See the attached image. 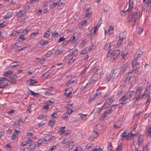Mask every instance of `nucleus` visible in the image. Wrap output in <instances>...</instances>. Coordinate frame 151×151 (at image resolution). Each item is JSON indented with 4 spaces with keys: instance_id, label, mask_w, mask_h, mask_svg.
Here are the masks:
<instances>
[{
    "instance_id": "37998d69",
    "label": "nucleus",
    "mask_w": 151,
    "mask_h": 151,
    "mask_svg": "<svg viewBox=\"0 0 151 151\" xmlns=\"http://www.w3.org/2000/svg\"><path fill=\"white\" fill-rule=\"evenodd\" d=\"M73 36L71 37L70 39L68 40V41L74 42L76 40V37L74 36V35H73Z\"/></svg>"
},
{
    "instance_id": "2f4dec72",
    "label": "nucleus",
    "mask_w": 151,
    "mask_h": 151,
    "mask_svg": "<svg viewBox=\"0 0 151 151\" xmlns=\"http://www.w3.org/2000/svg\"><path fill=\"white\" fill-rule=\"evenodd\" d=\"M122 143H120L119 145L116 149V151H122Z\"/></svg>"
},
{
    "instance_id": "6e6d98bb",
    "label": "nucleus",
    "mask_w": 151,
    "mask_h": 151,
    "mask_svg": "<svg viewBox=\"0 0 151 151\" xmlns=\"http://www.w3.org/2000/svg\"><path fill=\"white\" fill-rule=\"evenodd\" d=\"M147 134H148L147 135H150L151 134V127L147 129Z\"/></svg>"
},
{
    "instance_id": "6e6552de",
    "label": "nucleus",
    "mask_w": 151,
    "mask_h": 151,
    "mask_svg": "<svg viewBox=\"0 0 151 151\" xmlns=\"http://www.w3.org/2000/svg\"><path fill=\"white\" fill-rule=\"evenodd\" d=\"M124 33L120 34L119 38L117 41V44L118 46H120L122 43L124 39H125V37H123Z\"/></svg>"
},
{
    "instance_id": "8fccbe9b",
    "label": "nucleus",
    "mask_w": 151,
    "mask_h": 151,
    "mask_svg": "<svg viewBox=\"0 0 151 151\" xmlns=\"http://www.w3.org/2000/svg\"><path fill=\"white\" fill-rule=\"evenodd\" d=\"M65 127H60L59 129V131L62 134H63L64 132H65V131L62 130L64 129H65Z\"/></svg>"
},
{
    "instance_id": "a18cd8bd",
    "label": "nucleus",
    "mask_w": 151,
    "mask_h": 151,
    "mask_svg": "<svg viewBox=\"0 0 151 151\" xmlns=\"http://www.w3.org/2000/svg\"><path fill=\"white\" fill-rule=\"evenodd\" d=\"M117 104H114L111 106L110 107V109L112 111L116 109V107L117 106Z\"/></svg>"
},
{
    "instance_id": "79ce46f5",
    "label": "nucleus",
    "mask_w": 151,
    "mask_h": 151,
    "mask_svg": "<svg viewBox=\"0 0 151 151\" xmlns=\"http://www.w3.org/2000/svg\"><path fill=\"white\" fill-rule=\"evenodd\" d=\"M29 147L30 148L31 150H33L35 148L36 145H35L34 143V145L30 144V143H29Z\"/></svg>"
},
{
    "instance_id": "ea45409f",
    "label": "nucleus",
    "mask_w": 151,
    "mask_h": 151,
    "mask_svg": "<svg viewBox=\"0 0 151 151\" xmlns=\"http://www.w3.org/2000/svg\"><path fill=\"white\" fill-rule=\"evenodd\" d=\"M99 66H98L95 67L93 69V73H96L99 68Z\"/></svg>"
},
{
    "instance_id": "f03ea898",
    "label": "nucleus",
    "mask_w": 151,
    "mask_h": 151,
    "mask_svg": "<svg viewBox=\"0 0 151 151\" xmlns=\"http://www.w3.org/2000/svg\"><path fill=\"white\" fill-rule=\"evenodd\" d=\"M134 91H129L126 93L122 98L119 99V101L120 104H125L127 103V101L130 99L132 97L134 93Z\"/></svg>"
},
{
    "instance_id": "2eb2a0df",
    "label": "nucleus",
    "mask_w": 151,
    "mask_h": 151,
    "mask_svg": "<svg viewBox=\"0 0 151 151\" xmlns=\"http://www.w3.org/2000/svg\"><path fill=\"white\" fill-rule=\"evenodd\" d=\"M102 107L101 108H96L93 109L92 112H94L95 114H99L101 110Z\"/></svg>"
},
{
    "instance_id": "dca6fc26",
    "label": "nucleus",
    "mask_w": 151,
    "mask_h": 151,
    "mask_svg": "<svg viewBox=\"0 0 151 151\" xmlns=\"http://www.w3.org/2000/svg\"><path fill=\"white\" fill-rule=\"evenodd\" d=\"M120 53V51L119 50H116L115 53L114 54V55L112 57V59L113 60H114L117 58V57L119 55Z\"/></svg>"
},
{
    "instance_id": "052dcab7",
    "label": "nucleus",
    "mask_w": 151,
    "mask_h": 151,
    "mask_svg": "<svg viewBox=\"0 0 151 151\" xmlns=\"http://www.w3.org/2000/svg\"><path fill=\"white\" fill-rule=\"evenodd\" d=\"M31 105H29L27 107V111L28 113H29L31 112V111H30L31 109Z\"/></svg>"
},
{
    "instance_id": "4d7b16f0",
    "label": "nucleus",
    "mask_w": 151,
    "mask_h": 151,
    "mask_svg": "<svg viewBox=\"0 0 151 151\" xmlns=\"http://www.w3.org/2000/svg\"><path fill=\"white\" fill-rule=\"evenodd\" d=\"M85 19V20H84L83 21H82L81 22V26H83L84 25H85L87 23V20Z\"/></svg>"
},
{
    "instance_id": "f257e3e1",
    "label": "nucleus",
    "mask_w": 151,
    "mask_h": 151,
    "mask_svg": "<svg viewBox=\"0 0 151 151\" xmlns=\"http://www.w3.org/2000/svg\"><path fill=\"white\" fill-rule=\"evenodd\" d=\"M142 87L140 86L137 88L136 91L135 92L134 95V97L133 99L135 100V103L136 104H138V103L140 100L145 96L147 97V99L146 101V103H150V95H148L147 96V95L145 93L146 91H147V90L146 89L145 93L142 94H141V91L142 90Z\"/></svg>"
},
{
    "instance_id": "603ef678",
    "label": "nucleus",
    "mask_w": 151,
    "mask_h": 151,
    "mask_svg": "<svg viewBox=\"0 0 151 151\" xmlns=\"http://www.w3.org/2000/svg\"><path fill=\"white\" fill-rule=\"evenodd\" d=\"M52 54V52H48L47 53H46L45 55L46 58L50 57Z\"/></svg>"
},
{
    "instance_id": "4be33fe9",
    "label": "nucleus",
    "mask_w": 151,
    "mask_h": 151,
    "mask_svg": "<svg viewBox=\"0 0 151 151\" xmlns=\"http://www.w3.org/2000/svg\"><path fill=\"white\" fill-rule=\"evenodd\" d=\"M12 12H9L4 17V18L9 19L11 17L12 15Z\"/></svg>"
},
{
    "instance_id": "09e8293b",
    "label": "nucleus",
    "mask_w": 151,
    "mask_h": 151,
    "mask_svg": "<svg viewBox=\"0 0 151 151\" xmlns=\"http://www.w3.org/2000/svg\"><path fill=\"white\" fill-rule=\"evenodd\" d=\"M6 23L5 22H4L2 23H0V28L4 27L6 25Z\"/></svg>"
},
{
    "instance_id": "1a4fd4ad",
    "label": "nucleus",
    "mask_w": 151,
    "mask_h": 151,
    "mask_svg": "<svg viewBox=\"0 0 151 151\" xmlns=\"http://www.w3.org/2000/svg\"><path fill=\"white\" fill-rule=\"evenodd\" d=\"M132 72L133 71H132L126 74L125 78L124 80L125 82H126L130 80L132 76Z\"/></svg>"
},
{
    "instance_id": "cd10ccee",
    "label": "nucleus",
    "mask_w": 151,
    "mask_h": 151,
    "mask_svg": "<svg viewBox=\"0 0 151 151\" xmlns=\"http://www.w3.org/2000/svg\"><path fill=\"white\" fill-rule=\"evenodd\" d=\"M134 69H133L132 71H133H133L135 70L134 72V77H137V76L139 74V71L138 70H137V67H136V68H135V67H134Z\"/></svg>"
},
{
    "instance_id": "ddd939ff",
    "label": "nucleus",
    "mask_w": 151,
    "mask_h": 151,
    "mask_svg": "<svg viewBox=\"0 0 151 151\" xmlns=\"http://www.w3.org/2000/svg\"><path fill=\"white\" fill-rule=\"evenodd\" d=\"M74 145V142L73 141L67 145L65 146V147L67 149H71L73 147Z\"/></svg>"
},
{
    "instance_id": "4468645a",
    "label": "nucleus",
    "mask_w": 151,
    "mask_h": 151,
    "mask_svg": "<svg viewBox=\"0 0 151 151\" xmlns=\"http://www.w3.org/2000/svg\"><path fill=\"white\" fill-rule=\"evenodd\" d=\"M128 65V63H126L121 68L120 71L123 73H124L125 71L126 68H127Z\"/></svg>"
},
{
    "instance_id": "72a5a7b5",
    "label": "nucleus",
    "mask_w": 151,
    "mask_h": 151,
    "mask_svg": "<svg viewBox=\"0 0 151 151\" xmlns=\"http://www.w3.org/2000/svg\"><path fill=\"white\" fill-rule=\"evenodd\" d=\"M143 52H139L138 51H137L136 52L135 54V55L134 57H135L136 56H137V57H141L140 56V55H142V54Z\"/></svg>"
},
{
    "instance_id": "774afa93",
    "label": "nucleus",
    "mask_w": 151,
    "mask_h": 151,
    "mask_svg": "<svg viewBox=\"0 0 151 151\" xmlns=\"http://www.w3.org/2000/svg\"><path fill=\"white\" fill-rule=\"evenodd\" d=\"M139 28V30L138 31V33L140 35L142 32L143 31V29L142 28H141V27H140Z\"/></svg>"
},
{
    "instance_id": "864d4df0",
    "label": "nucleus",
    "mask_w": 151,
    "mask_h": 151,
    "mask_svg": "<svg viewBox=\"0 0 151 151\" xmlns=\"http://www.w3.org/2000/svg\"><path fill=\"white\" fill-rule=\"evenodd\" d=\"M114 30V27L112 26H110L109 27L108 29V31L109 32L110 34H111L112 32L111 31H113Z\"/></svg>"
},
{
    "instance_id": "69168bd1",
    "label": "nucleus",
    "mask_w": 151,
    "mask_h": 151,
    "mask_svg": "<svg viewBox=\"0 0 151 151\" xmlns=\"http://www.w3.org/2000/svg\"><path fill=\"white\" fill-rule=\"evenodd\" d=\"M65 39V38H64L63 37H62L59 38L58 40V42L60 43L61 42L63 41Z\"/></svg>"
},
{
    "instance_id": "7c9ffc66",
    "label": "nucleus",
    "mask_w": 151,
    "mask_h": 151,
    "mask_svg": "<svg viewBox=\"0 0 151 151\" xmlns=\"http://www.w3.org/2000/svg\"><path fill=\"white\" fill-rule=\"evenodd\" d=\"M12 73V71H8L3 73V76H8L10 74Z\"/></svg>"
},
{
    "instance_id": "393cba45",
    "label": "nucleus",
    "mask_w": 151,
    "mask_h": 151,
    "mask_svg": "<svg viewBox=\"0 0 151 151\" xmlns=\"http://www.w3.org/2000/svg\"><path fill=\"white\" fill-rule=\"evenodd\" d=\"M115 77V76L113 75L112 73L110 74L107 78V81H110L111 80V79L113 80Z\"/></svg>"
},
{
    "instance_id": "e2e57ef3",
    "label": "nucleus",
    "mask_w": 151,
    "mask_h": 151,
    "mask_svg": "<svg viewBox=\"0 0 151 151\" xmlns=\"http://www.w3.org/2000/svg\"><path fill=\"white\" fill-rule=\"evenodd\" d=\"M90 9V7L89 6V5H87L85 6V9L86 10V11L87 12L89 11Z\"/></svg>"
},
{
    "instance_id": "39448f33",
    "label": "nucleus",
    "mask_w": 151,
    "mask_h": 151,
    "mask_svg": "<svg viewBox=\"0 0 151 151\" xmlns=\"http://www.w3.org/2000/svg\"><path fill=\"white\" fill-rule=\"evenodd\" d=\"M142 60V58H141V57H137L136 56L135 57H134L133 60V61L132 62V67L134 68V67L135 66L137 65H139L140 64L139 61H141Z\"/></svg>"
},
{
    "instance_id": "5701e85b",
    "label": "nucleus",
    "mask_w": 151,
    "mask_h": 151,
    "mask_svg": "<svg viewBox=\"0 0 151 151\" xmlns=\"http://www.w3.org/2000/svg\"><path fill=\"white\" fill-rule=\"evenodd\" d=\"M109 51L107 52V57H109L114 52V50L111 49V47H110L109 48Z\"/></svg>"
},
{
    "instance_id": "3c124183",
    "label": "nucleus",
    "mask_w": 151,
    "mask_h": 151,
    "mask_svg": "<svg viewBox=\"0 0 151 151\" xmlns=\"http://www.w3.org/2000/svg\"><path fill=\"white\" fill-rule=\"evenodd\" d=\"M25 121V119H22L21 118L19 120L18 122H17V125L19 124L20 123H22Z\"/></svg>"
},
{
    "instance_id": "aec40b11",
    "label": "nucleus",
    "mask_w": 151,
    "mask_h": 151,
    "mask_svg": "<svg viewBox=\"0 0 151 151\" xmlns=\"http://www.w3.org/2000/svg\"><path fill=\"white\" fill-rule=\"evenodd\" d=\"M143 136L142 135H140L139 136L138 139V145H140L143 142Z\"/></svg>"
},
{
    "instance_id": "9d476101",
    "label": "nucleus",
    "mask_w": 151,
    "mask_h": 151,
    "mask_svg": "<svg viewBox=\"0 0 151 151\" xmlns=\"http://www.w3.org/2000/svg\"><path fill=\"white\" fill-rule=\"evenodd\" d=\"M102 21L101 18L99 20L98 24L96 25V27H94L93 29V33L94 34L97 31L98 28H99L101 25V24L102 23Z\"/></svg>"
},
{
    "instance_id": "bf43d9fd",
    "label": "nucleus",
    "mask_w": 151,
    "mask_h": 151,
    "mask_svg": "<svg viewBox=\"0 0 151 151\" xmlns=\"http://www.w3.org/2000/svg\"><path fill=\"white\" fill-rule=\"evenodd\" d=\"M50 75V74L49 72H47L44 73L42 75L45 78H47Z\"/></svg>"
},
{
    "instance_id": "c85d7f7f",
    "label": "nucleus",
    "mask_w": 151,
    "mask_h": 151,
    "mask_svg": "<svg viewBox=\"0 0 151 151\" xmlns=\"http://www.w3.org/2000/svg\"><path fill=\"white\" fill-rule=\"evenodd\" d=\"M40 44L42 46H44L48 43V41L47 40H42L40 42Z\"/></svg>"
},
{
    "instance_id": "0e129e2a",
    "label": "nucleus",
    "mask_w": 151,
    "mask_h": 151,
    "mask_svg": "<svg viewBox=\"0 0 151 151\" xmlns=\"http://www.w3.org/2000/svg\"><path fill=\"white\" fill-rule=\"evenodd\" d=\"M136 78L135 77H134V79L132 80V81L130 83L131 86H132L133 84H134L136 83Z\"/></svg>"
},
{
    "instance_id": "338daca9",
    "label": "nucleus",
    "mask_w": 151,
    "mask_h": 151,
    "mask_svg": "<svg viewBox=\"0 0 151 151\" xmlns=\"http://www.w3.org/2000/svg\"><path fill=\"white\" fill-rule=\"evenodd\" d=\"M73 111V110H72L71 109H68V110L66 112V114H70L72 113Z\"/></svg>"
},
{
    "instance_id": "58836bf2",
    "label": "nucleus",
    "mask_w": 151,
    "mask_h": 151,
    "mask_svg": "<svg viewBox=\"0 0 151 151\" xmlns=\"http://www.w3.org/2000/svg\"><path fill=\"white\" fill-rule=\"evenodd\" d=\"M58 5V2H54L52 5H50V9H53L56 5Z\"/></svg>"
},
{
    "instance_id": "a211bd4d",
    "label": "nucleus",
    "mask_w": 151,
    "mask_h": 151,
    "mask_svg": "<svg viewBox=\"0 0 151 151\" xmlns=\"http://www.w3.org/2000/svg\"><path fill=\"white\" fill-rule=\"evenodd\" d=\"M51 29L49 28L47 31L44 33L43 37L45 38H47L50 34V31Z\"/></svg>"
},
{
    "instance_id": "6ab92c4d",
    "label": "nucleus",
    "mask_w": 151,
    "mask_h": 151,
    "mask_svg": "<svg viewBox=\"0 0 151 151\" xmlns=\"http://www.w3.org/2000/svg\"><path fill=\"white\" fill-rule=\"evenodd\" d=\"M26 37H24V35H22L19 36L17 39L20 42H22L24 40H25Z\"/></svg>"
},
{
    "instance_id": "423d86ee",
    "label": "nucleus",
    "mask_w": 151,
    "mask_h": 151,
    "mask_svg": "<svg viewBox=\"0 0 151 151\" xmlns=\"http://www.w3.org/2000/svg\"><path fill=\"white\" fill-rule=\"evenodd\" d=\"M78 50L76 49L73 51L72 53L71 54H69L68 55V56H69L70 57H71L72 55H73L72 57L70 60L68 62V63H73L74 61L76 60L75 58H73L74 56L76 57V55H77L78 53Z\"/></svg>"
},
{
    "instance_id": "412c9836",
    "label": "nucleus",
    "mask_w": 151,
    "mask_h": 151,
    "mask_svg": "<svg viewBox=\"0 0 151 151\" xmlns=\"http://www.w3.org/2000/svg\"><path fill=\"white\" fill-rule=\"evenodd\" d=\"M133 2L132 0H129V8L128 9V12L131 11V9L133 6Z\"/></svg>"
},
{
    "instance_id": "5fc2aeb1",
    "label": "nucleus",
    "mask_w": 151,
    "mask_h": 151,
    "mask_svg": "<svg viewBox=\"0 0 151 151\" xmlns=\"http://www.w3.org/2000/svg\"><path fill=\"white\" fill-rule=\"evenodd\" d=\"M72 104H70L69 103L65 107L67 109H70L72 108Z\"/></svg>"
},
{
    "instance_id": "c756f323",
    "label": "nucleus",
    "mask_w": 151,
    "mask_h": 151,
    "mask_svg": "<svg viewBox=\"0 0 151 151\" xmlns=\"http://www.w3.org/2000/svg\"><path fill=\"white\" fill-rule=\"evenodd\" d=\"M29 81H30L29 82V86H35V83H37V82L35 81L34 80L30 79Z\"/></svg>"
},
{
    "instance_id": "e433bc0d",
    "label": "nucleus",
    "mask_w": 151,
    "mask_h": 151,
    "mask_svg": "<svg viewBox=\"0 0 151 151\" xmlns=\"http://www.w3.org/2000/svg\"><path fill=\"white\" fill-rule=\"evenodd\" d=\"M75 82V81L73 79H71L69 81H68L66 83V85L69 86L70 84L73 83Z\"/></svg>"
},
{
    "instance_id": "680f3d73",
    "label": "nucleus",
    "mask_w": 151,
    "mask_h": 151,
    "mask_svg": "<svg viewBox=\"0 0 151 151\" xmlns=\"http://www.w3.org/2000/svg\"><path fill=\"white\" fill-rule=\"evenodd\" d=\"M57 114L55 113H53L51 115V116L52 118H56L57 116Z\"/></svg>"
},
{
    "instance_id": "b1692460",
    "label": "nucleus",
    "mask_w": 151,
    "mask_h": 151,
    "mask_svg": "<svg viewBox=\"0 0 151 151\" xmlns=\"http://www.w3.org/2000/svg\"><path fill=\"white\" fill-rule=\"evenodd\" d=\"M29 91L30 93V94L31 95H32L34 96H37L39 95H40V93H35L34 92V91L31 90H29Z\"/></svg>"
},
{
    "instance_id": "de8ad7c7",
    "label": "nucleus",
    "mask_w": 151,
    "mask_h": 151,
    "mask_svg": "<svg viewBox=\"0 0 151 151\" xmlns=\"http://www.w3.org/2000/svg\"><path fill=\"white\" fill-rule=\"evenodd\" d=\"M5 81H6V78L0 77V83H2Z\"/></svg>"
},
{
    "instance_id": "bb28decb",
    "label": "nucleus",
    "mask_w": 151,
    "mask_h": 151,
    "mask_svg": "<svg viewBox=\"0 0 151 151\" xmlns=\"http://www.w3.org/2000/svg\"><path fill=\"white\" fill-rule=\"evenodd\" d=\"M112 110H110V109L108 110H106L103 114L104 117H106L108 114H110Z\"/></svg>"
},
{
    "instance_id": "c9c22d12",
    "label": "nucleus",
    "mask_w": 151,
    "mask_h": 151,
    "mask_svg": "<svg viewBox=\"0 0 151 151\" xmlns=\"http://www.w3.org/2000/svg\"><path fill=\"white\" fill-rule=\"evenodd\" d=\"M55 120H50L49 122V125L51 127H52L55 122Z\"/></svg>"
},
{
    "instance_id": "4c0bfd02",
    "label": "nucleus",
    "mask_w": 151,
    "mask_h": 151,
    "mask_svg": "<svg viewBox=\"0 0 151 151\" xmlns=\"http://www.w3.org/2000/svg\"><path fill=\"white\" fill-rule=\"evenodd\" d=\"M113 100L112 99H107L106 101L105 102V104H107L108 105H110L112 101Z\"/></svg>"
},
{
    "instance_id": "7ed1b4c3",
    "label": "nucleus",
    "mask_w": 151,
    "mask_h": 151,
    "mask_svg": "<svg viewBox=\"0 0 151 151\" xmlns=\"http://www.w3.org/2000/svg\"><path fill=\"white\" fill-rule=\"evenodd\" d=\"M145 2L142 8V11L146 12L149 13L151 11V0H143Z\"/></svg>"
},
{
    "instance_id": "20e7f679",
    "label": "nucleus",
    "mask_w": 151,
    "mask_h": 151,
    "mask_svg": "<svg viewBox=\"0 0 151 151\" xmlns=\"http://www.w3.org/2000/svg\"><path fill=\"white\" fill-rule=\"evenodd\" d=\"M140 12H136L134 14H133L132 15H129L128 16L129 19H131V21H133L132 24L131 26L132 27L134 26L135 24V22L136 20L138 19L139 16Z\"/></svg>"
},
{
    "instance_id": "f8f14e48",
    "label": "nucleus",
    "mask_w": 151,
    "mask_h": 151,
    "mask_svg": "<svg viewBox=\"0 0 151 151\" xmlns=\"http://www.w3.org/2000/svg\"><path fill=\"white\" fill-rule=\"evenodd\" d=\"M136 134H133L132 131L131 133H129L127 134L126 137V139L127 140H130L132 139L134 136L136 135Z\"/></svg>"
},
{
    "instance_id": "f704fd0d",
    "label": "nucleus",
    "mask_w": 151,
    "mask_h": 151,
    "mask_svg": "<svg viewBox=\"0 0 151 151\" xmlns=\"http://www.w3.org/2000/svg\"><path fill=\"white\" fill-rule=\"evenodd\" d=\"M51 138V137L50 135H47L45 136L44 138V141L46 142L49 140Z\"/></svg>"
},
{
    "instance_id": "13d9d810",
    "label": "nucleus",
    "mask_w": 151,
    "mask_h": 151,
    "mask_svg": "<svg viewBox=\"0 0 151 151\" xmlns=\"http://www.w3.org/2000/svg\"><path fill=\"white\" fill-rule=\"evenodd\" d=\"M67 91L68 89H66L65 91L66 92L65 93V94H66L67 96H70L71 94L72 93V92L70 91L68 93H67Z\"/></svg>"
},
{
    "instance_id": "0eeeda50",
    "label": "nucleus",
    "mask_w": 151,
    "mask_h": 151,
    "mask_svg": "<svg viewBox=\"0 0 151 151\" xmlns=\"http://www.w3.org/2000/svg\"><path fill=\"white\" fill-rule=\"evenodd\" d=\"M17 78V75L16 74H14L10 76L9 78V79L6 78V81L10 82L11 83H15V79Z\"/></svg>"
},
{
    "instance_id": "c03bdc74",
    "label": "nucleus",
    "mask_w": 151,
    "mask_h": 151,
    "mask_svg": "<svg viewBox=\"0 0 151 151\" xmlns=\"http://www.w3.org/2000/svg\"><path fill=\"white\" fill-rule=\"evenodd\" d=\"M63 51V50L60 49H58L55 51V54L58 55L60 54L61 52Z\"/></svg>"
},
{
    "instance_id": "49530a36",
    "label": "nucleus",
    "mask_w": 151,
    "mask_h": 151,
    "mask_svg": "<svg viewBox=\"0 0 151 151\" xmlns=\"http://www.w3.org/2000/svg\"><path fill=\"white\" fill-rule=\"evenodd\" d=\"M80 115L81 118L83 119H86L87 117V114H80Z\"/></svg>"
},
{
    "instance_id": "a878e982",
    "label": "nucleus",
    "mask_w": 151,
    "mask_h": 151,
    "mask_svg": "<svg viewBox=\"0 0 151 151\" xmlns=\"http://www.w3.org/2000/svg\"><path fill=\"white\" fill-rule=\"evenodd\" d=\"M92 14V13L91 12H87L86 13V15L84 17V19H85V18H86V19L88 20L89 19L90 17L91 16V15Z\"/></svg>"
},
{
    "instance_id": "9b49d317",
    "label": "nucleus",
    "mask_w": 151,
    "mask_h": 151,
    "mask_svg": "<svg viewBox=\"0 0 151 151\" xmlns=\"http://www.w3.org/2000/svg\"><path fill=\"white\" fill-rule=\"evenodd\" d=\"M98 134L97 132H93L91 134L90 137L89 138V139L91 141H92L94 139L97 137L98 136Z\"/></svg>"
},
{
    "instance_id": "a19ab883",
    "label": "nucleus",
    "mask_w": 151,
    "mask_h": 151,
    "mask_svg": "<svg viewBox=\"0 0 151 151\" xmlns=\"http://www.w3.org/2000/svg\"><path fill=\"white\" fill-rule=\"evenodd\" d=\"M109 9V7L108 6H106L104 7V12L106 13L108 12Z\"/></svg>"
},
{
    "instance_id": "473e14b6",
    "label": "nucleus",
    "mask_w": 151,
    "mask_h": 151,
    "mask_svg": "<svg viewBox=\"0 0 151 151\" xmlns=\"http://www.w3.org/2000/svg\"><path fill=\"white\" fill-rule=\"evenodd\" d=\"M88 52V50H87V47H86L81 51V54L82 55H84L86 53Z\"/></svg>"
},
{
    "instance_id": "f3484780",
    "label": "nucleus",
    "mask_w": 151,
    "mask_h": 151,
    "mask_svg": "<svg viewBox=\"0 0 151 151\" xmlns=\"http://www.w3.org/2000/svg\"><path fill=\"white\" fill-rule=\"evenodd\" d=\"M26 13L27 11H22L21 10H20L17 13L18 17H21L23 15Z\"/></svg>"
}]
</instances>
